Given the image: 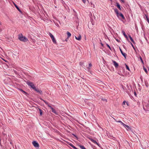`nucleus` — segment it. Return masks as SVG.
Here are the masks:
<instances>
[{
  "label": "nucleus",
  "instance_id": "nucleus-1",
  "mask_svg": "<svg viewBox=\"0 0 149 149\" xmlns=\"http://www.w3.org/2000/svg\"><path fill=\"white\" fill-rule=\"evenodd\" d=\"M19 39L20 40L24 42H26L28 40L25 37L23 36L22 34L19 35Z\"/></svg>",
  "mask_w": 149,
  "mask_h": 149
},
{
  "label": "nucleus",
  "instance_id": "nucleus-2",
  "mask_svg": "<svg viewBox=\"0 0 149 149\" xmlns=\"http://www.w3.org/2000/svg\"><path fill=\"white\" fill-rule=\"evenodd\" d=\"M26 83L29 86L31 87V88L33 89H35L36 87L33 83L29 81H28L26 82Z\"/></svg>",
  "mask_w": 149,
  "mask_h": 149
},
{
  "label": "nucleus",
  "instance_id": "nucleus-3",
  "mask_svg": "<svg viewBox=\"0 0 149 149\" xmlns=\"http://www.w3.org/2000/svg\"><path fill=\"white\" fill-rule=\"evenodd\" d=\"M116 16L118 18L121 20L125 19V18L123 15L121 13H118V15H117Z\"/></svg>",
  "mask_w": 149,
  "mask_h": 149
},
{
  "label": "nucleus",
  "instance_id": "nucleus-4",
  "mask_svg": "<svg viewBox=\"0 0 149 149\" xmlns=\"http://www.w3.org/2000/svg\"><path fill=\"white\" fill-rule=\"evenodd\" d=\"M49 35L50 36V37L52 39V41L55 44H56V40H55V38H54V37L53 35L51 33H49Z\"/></svg>",
  "mask_w": 149,
  "mask_h": 149
},
{
  "label": "nucleus",
  "instance_id": "nucleus-5",
  "mask_svg": "<svg viewBox=\"0 0 149 149\" xmlns=\"http://www.w3.org/2000/svg\"><path fill=\"white\" fill-rule=\"evenodd\" d=\"M143 109L146 111H148L149 110V104L147 103L145 105V107H143Z\"/></svg>",
  "mask_w": 149,
  "mask_h": 149
},
{
  "label": "nucleus",
  "instance_id": "nucleus-6",
  "mask_svg": "<svg viewBox=\"0 0 149 149\" xmlns=\"http://www.w3.org/2000/svg\"><path fill=\"white\" fill-rule=\"evenodd\" d=\"M32 144L34 146L36 147H38L39 146V144L38 143L36 142V141H33L32 142Z\"/></svg>",
  "mask_w": 149,
  "mask_h": 149
},
{
  "label": "nucleus",
  "instance_id": "nucleus-7",
  "mask_svg": "<svg viewBox=\"0 0 149 149\" xmlns=\"http://www.w3.org/2000/svg\"><path fill=\"white\" fill-rule=\"evenodd\" d=\"M36 91L37 93H39L40 94H42V92L41 90H39L38 89L36 88H35V89H34Z\"/></svg>",
  "mask_w": 149,
  "mask_h": 149
},
{
  "label": "nucleus",
  "instance_id": "nucleus-8",
  "mask_svg": "<svg viewBox=\"0 0 149 149\" xmlns=\"http://www.w3.org/2000/svg\"><path fill=\"white\" fill-rule=\"evenodd\" d=\"M120 51L121 52V53L122 54V55L124 56V57L126 58V54L125 53H124L122 50V49L120 48Z\"/></svg>",
  "mask_w": 149,
  "mask_h": 149
},
{
  "label": "nucleus",
  "instance_id": "nucleus-9",
  "mask_svg": "<svg viewBox=\"0 0 149 149\" xmlns=\"http://www.w3.org/2000/svg\"><path fill=\"white\" fill-rule=\"evenodd\" d=\"M113 65L116 68L118 66V64L114 61H113Z\"/></svg>",
  "mask_w": 149,
  "mask_h": 149
},
{
  "label": "nucleus",
  "instance_id": "nucleus-10",
  "mask_svg": "<svg viewBox=\"0 0 149 149\" xmlns=\"http://www.w3.org/2000/svg\"><path fill=\"white\" fill-rule=\"evenodd\" d=\"M52 112L54 113L56 115H58V113L53 108H52Z\"/></svg>",
  "mask_w": 149,
  "mask_h": 149
},
{
  "label": "nucleus",
  "instance_id": "nucleus-11",
  "mask_svg": "<svg viewBox=\"0 0 149 149\" xmlns=\"http://www.w3.org/2000/svg\"><path fill=\"white\" fill-rule=\"evenodd\" d=\"M81 35H79L78 37H77L76 36H75V38L76 39L78 40H81Z\"/></svg>",
  "mask_w": 149,
  "mask_h": 149
},
{
  "label": "nucleus",
  "instance_id": "nucleus-12",
  "mask_svg": "<svg viewBox=\"0 0 149 149\" xmlns=\"http://www.w3.org/2000/svg\"><path fill=\"white\" fill-rule=\"evenodd\" d=\"M90 140L93 143L95 144H96L98 146H99V144L95 141L92 139H91Z\"/></svg>",
  "mask_w": 149,
  "mask_h": 149
},
{
  "label": "nucleus",
  "instance_id": "nucleus-13",
  "mask_svg": "<svg viewBox=\"0 0 149 149\" xmlns=\"http://www.w3.org/2000/svg\"><path fill=\"white\" fill-rule=\"evenodd\" d=\"M114 11L115 12V13H116V15L118 14V13H119L118 12V10L117 9V8H115L114 9Z\"/></svg>",
  "mask_w": 149,
  "mask_h": 149
},
{
  "label": "nucleus",
  "instance_id": "nucleus-14",
  "mask_svg": "<svg viewBox=\"0 0 149 149\" xmlns=\"http://www.w3.org/2000/svg\"><path fill=\"white\" fill-rule=\"evenodd\" d=\"M122 33L123 35H124V36L125 37V38L127 39L128 37L127 35L125 34V32L124 31H122Z\"/></svg>",
  "mask_w": 149,
  "mask_h": 149
},
{
  "label": "nucleus",
  "instance_id": "nucleus-15",
  "mask_svg": "<svg viewBox=\"0 0 149 149\" xmlns=\"http://www.w3.org/2000/svg\"><path fill=\"white\" fill-rule=\"evenodd\" d=\"M67 35L68 36V38H69V37H70L71 36V34L69 32L67 31Z\"/></svg>",
  "mask_w": 149,
  "mask_h": 149
},
{
  "label": "nucleus",
  "instance_id": "nucleus-16",
  "mask_svg": "<svg viewBox=\"0 0 149 149\" xmlns=\"http://www.w3.org/2000/svg\"><path fill=\"white\" fill-rule=\"evenodd\" d=\"M14 6L17 9V10L21 12V10L17 6L15 3H14Z\"/></svg>",
  "mask_w": 149,
  "mask_h": 149
},
{
  "label": "nucleus",
  "instance_id": "nucleus-17",
  "mask_svg": "<svg viewBox=\"0 0 149 149\" xmlns=\"http://www.w3.org/2000/svg\"><path fill=\"white\" fill-rule=\"evenodd\" d=\"M116 6L117 8L120 10H121V9L120 8V6L118 3H117Z\"/></svg>",
  "mask_w": 149,
  "mask_h": 149
},
{
  "label": "nucleus",
  "instance_id": "nucleus-18",
  "mask_svg": "<svg viewBox=\"0 0 149 149\" xmlns=\"http://www.w3.org/2000/svg\"><path fill=\"white\" fill-rule=\"evenodd\" d=\"M129 37L130 38L131 40V41L133 42V43H134V41L132 39V37L130 35H129Z\"/></svg>",
  "mask_w": 149,
  "mask_h": 149
},
{
  "label": "nucleus",
  "instance_id": "nucleus-19",
  "mask_svg": "<svg viewBox=\"0 0 149 149\" xmlns=\"http://www.w3.org/2000/svg\"><path fill=\"white\" fill-rule=\"evenodd\" d=\"M39 110L40 111V116H42V111L41 109H39Z\"/></svg>",
  "mask_w": 149,
  "mask_h": 149
},
{
  "label": "nucleus",
  "instance_id": "nucleus-20",
  "mask_svg": "<svg viewBox=\"0 0 149 149\" xmlns=\"http://www.w3.org/2000/svg\"><path fill=\"white\" fill-rule=\"evenodd\" d=\"M145 84L146 86L147 87H148V83L147 82V81H145Z\"/></svg>",
  "mask_w": 149,
  "mask_h": 149
},
{
  "label": "nucleus",
  "instance_id": "nucleus-21",
  "mask_svg": "<svg viewBox=\"0 0 149 149\" xmlns=\"http://www.w3.org/2000/svg\"><path fill=\"white\" fill-rule=\"evenodd\" d=\"M90 4L91 5V7L92 8H94V4H93V3L92 2H90Z\"/></svg>",
  "mask_w": 149,
  "mask_h": 149
},
{
  "label": "nucleus",
  "instance_id": "nucleus-22",
  "mask_svg": "<svg viewBox=\"0 0 149 149\" xmlns=\"http://www.w3.org/2000/svg\"><path fill=\"white\" fill-rule=\"evenodd\" d=\"M118 123H121V124H122V125H123V126H124V125H125V124H124L121 121H118Z\"/></svg>",
  "mask_w": 149,
  "mask_h": 149
},
{
  "label": "nucleus",
  "instance_id": "nucleus-23",
  "mask_svg": "<svg viewBox=\"0 0 149 149\" xmlns=\"http://www.w3.org/2000/svg\"><path fill=\"white\" fill-rule=\"evenodd\" d=\"M125 66H126V69L128 70L129 71H130V70L129 67L126 64H125Z\"/></svg>",
  "mask_w": 149,
  "mask_h": 149
},
{
  "label": "nucleus",
  "instance_id": "nucleus-24",
  "mask_svg": "<svg viewBox=\"0 0 149 149\" xmlns=\"http://www.w3.org/2000/svg\"><path fill=\"white\" fill-rule=\"evenodd\" d=\"M125 127H127L128 129H130V127L128 126V125H126L125 124V125H124V126Z\"/></svg>",
  "mask_w": 149,
  "mask_h": 149
},
{
  "label": "nucleus",
  "instance_id": "nucleus-25",
  "mask_svg": "<svg viewBox=\"0 0 149 149\" xmlns=\"http://www.w3.org/2000/svg\"><path fill=\"white\" fill-rule=\"evenodd\" d=\"M80 147L81 149H86V148H85V147L83 146L80 145L79 146Z\"/></svg>",
  "mask_w": 149,
  "mask_h": 149
},
{
  "label": "nucleus",
  "instance_id": "nucleus-26",
  "mask_svg": "<svg viewBox=\"0 0 149 149\" xmlns=\"http://www.w3.org/2000/svg\"><path fill=\"white\" fill-rule=\"evenodd\" d=\"M146 17L147 19V20L148 22L149 23V19L148 18V17L146 15Z\"/></svg>",
  "mask_w": 149,
  "mask_h": 149
},
{
  "label": "nucleus",
  "instance_id": "nucleus-27",
  "mask_svg": "<svg viewBox=\"0 0 149 149\" xmlns=\"http://www.w3.org/2000/svg\"><path fill=\"white\" fill-rule=\"evenodd\" d=\"M125 103H126L127 105H128L127 103L125 101H124L123 102V105H125Z\"/></svg>",
  "mask_w": 149,
  "mask_h": 149
},
{
  "label": "nucleus",
  "instance_id": "nucleus-28",
  "mask_svg": "<svg viewBox=\"0 0 149 149\" xmlns=\"http://www.w3.org/2000/svg\"><path fill=\"white\" fill-rule=\"evenodd\" d=\"M84 64V62H81L80 63V65H82Z\"/></svg>",
  "mask_w": 149,
  "mask_h": 149
},
{
  "label": "nucleus",
  "instance_id": "nucleus-29",
  "mask_svg": "<svg viewBox=\"0 0 149 149\" xmlns=\"http://www.w3.org/2000/svg\"><path fill=\"white\" fill-rule=\"evenodd\" d=\"M68 144L69 145H70V146H71L72 147L73 146V145L70 143H69Z\"/></svg>",
  "mask_w": 149,
  "mask_h": 149
},
{
  "label": "nucleus",
  "instance_id": "nucleus-30",
  "mask_svg": "<svg viewBox=\"0 0 149 149\" xmlns=\"http://www.w3.org/2000/svg\"><path fill=\"white\" fill-rule=\"evenodd\" d=\"M106 45H107V47H108V48H109L110 49H111V47H110V46H109V45H108V44H106Z\"/></svg>",
  "mask_w": 149,
  "mask_h": 149
},
{
  "label": "nucleus",
  "instance_id": "nucleus-31",
  "mask_svg": "<svg viewBox=\"0 0 149 149\" xmlns=\"http://www.w3.org/2000/svg\"><path fill=\"white\" fill-rule=\"evenodd\" d=\"M143 69L145 71V72L146 73H147L148 72V71L146 70V68H144V67L143 68Z\"/></svg>",
  "mask_w": 149,
  "mask_h": 149
},
{
  "label": "nucleus",
  "instance_id": "nucleus-32",
  "mask_svg": "<svg viewBox=\"0 0 149 149\" xmlns=\"http://www.w3.org/2000/svg\"><path fill=\"white\" fill-rule=\"evenodd\" d=\"M47 105H48V107H49V108H51V109H52V108H53L51 106H50L48 104H47Z\"/></svg>",
  "mask_w": 149,
  "mask_h": 149
},
{
  "label": "nucleus",
  "instance_id": "nucleus-33",
  "mask_svg": "<svg viewBox=\"0 0 149 149\" xmlns=\"http://www.w3.org/2000/svg\"><path fill=\"white\" fill-rule=\"evenodd\" d=\"M43 101L44 102H45V103L47 105L48 104L47 102H46L44 100H43Z\"/></svg>",
  "mask_w": 149,
  "mask_h": 149
},
{
  "label": "nucleus",
  "instance_id": "nucleus-34",
  "mask_svg": "<svg viewBox=\"0 0 149 149\" xmlns=\"http://www.w3.org/2000/svg\"><path fill=\"white\" fill-rule=\"evenodd\" d=\"M43 101L44 102H45V103L47 105L48 104L47 102H46L44 100H43Z\"/></svg>",
  "mask_w": 149,
  "mask_h": 149
},
{
  "label": "nucleus",
  "instance_id": "nucleus-35",
  "mask_svg": "<svg viewBox=\"0 0 149 149\" xmlns=\"http://www.w3.org/2000/svg\"><path fill=\"white\" fill-rule=\"evenodd\" d=\"M43 101L44 102H45V103L47 105L48 104L47 102H46L44 100H43Z\"/></svg>",
  "mask_w": 149,
  "mask_h": 149
},
{
  "label": "nucleus",
  "instance_id": "nucleus-36",
  "mask_svg": "<svg viewBox=\"0 0 149 149\" xmlns=\"http://www.w3.org/2000/svg\"><path fill=\"white\" fill-rule=\"evenodd\" d=\"M101 100H103V101H106V102H107V100L105 99L102 98Z\"/></svg>",
  "mask_w": 149,
  "mask_h": 149
},
{
  "label": "nucleus",
  "instance_id": "nucleus-37",
  "mask_svg": "<svg viewBox=\"0 0 149 149\" xmlns=\"http://www.w3.org/2000/svg\"><path fill=\"white\" fill-rule=\"evenodd\" d=\"M72 147L74 149H78L77 148H76L75 146H73Z\"/></svg>",
  "mask_w": 149,
  "mask_h": 149
},
{
  "label": "nucleus",
  "instance_id": "nucleus-38",
  "mask_svg": "<svg viewBox=\"0 0 149 149\" xmlns=\"http://www.w3.org/2000/svg\"><path fill=\"white\" fill-rule=\"evenodd\" d=\"M131 45H132V47H133V48H134V49H135V48L134 47V46H133V45L132 44V43L131 42Z\"/></svg>",
  "mask_w": 149,
  "mask_h": 149
},
{
  "label": "nucleus",
  "instance_id": "nucleus-39",
  "mask_svg": "<svg viewBox=\"0 0 149 149\" xmlns=\"http://www.w3.org/2000/svg\"><path fill=\"white\" fill-rule=\"evenodd\" d=\"M140 58L141 59V62L142 63H143V60H142V58L141 57H140Z\"/></svg>",
  "mask_w": 149,
  "mask_h": 149
},
{
  "label": "nucleus",
  "instance_id": "nucleus-40",
  "mask_svg": "<svg viewBox=\"0 0 149 149\" xmlns=\"http://www.w3.org/2000/svg\"><path fill=\"white\" fill-rule=\"evenodd\" d=\"M89 67H91L92 66V65L91 63H90L89 64Z\"/></svg>",
  "mask_w": 149,
  "mask_h": 149
},
{
  "label": "nucleus",
  "instance_id": "nucleus-41",
  "mask_svg": "<svg viewBox=\"0 0 149 149\" xmlns=\"http://www.w3.org/2000/svg\"><path fill=\"white\" fill-rule=\"evenodd\" d=\"M120 0L122 1V2H123V3H124V0Z\"/></svg>",
  "mask_w": 149,
  "mask_h": 149
},
{
  "label": "nucleus",
  "instance_id": "nucleus-42",
  "mask_svg": "<svg viewBox=\"0 0 149 149\" xmlns=\"http://www.w3.org/2000/svg\"><path fill=\"white\" fill-rule=\"evenodd\" d=\"M74 135V136L77 138V137L74 134H73Z\"/></svg>",
  "mask_w": 149,
  "mask_h": 149
},
{
  "label": "nucleus",
  "instance_id": "nucleus-43",
  "mask_svg": "<svg viewBox=\"0 0 149 149\" xmlns=\"http://www.w3.org/2000/svg\"><path fill=\"white\" fill-rule=\"evenodd\" d=\"M23 93H25V94H26V92L25 91H23V92H22Z\"/></svg>",
  "mask_w": 149,
  "mask_h": 149
},
{
  "label": "nucleus",
  "instance_id": "nucleus-44",
  "mask_svg": "<svg viewBox=\"0 0 149 149\" xmlns=\"http://www.w3.org/2000/svg\"><path fill=\"white\" fill-rule=\"evenodd\" d=\"M20 90L21 91H22V92L24 91H23V90L22 89H20Z\"/></svg>",
  "mask_w": 149,
  "mask_h": 149
},
{
  "label": "nucleus",
  "instance_id": "nucleus-45",
  "mask_svg": "<svg viewBox=\"0 0 149 149\" xmlns=\"http://www.w3.org/2000/svg\"><path fill=\"white\" fill-rule=\"evenodd\" d=\"M101 44V45L102 46H103V44H102V43Z\"/></svg>",
  "mask_w": 149,
  "mask_h": 149
},
{
  "label": "nucleus",
  "instance_id": "nucleus-46",
  "mask_svg": "<svg viewBox=\"0 0 149 149\" xmlns=\"http://www.w3.org/2000/svg\"><path fill=\"white\" fill-rule=\"evenodd\" d=\"M40 100H42V101H43V99H42V98H40Z\"/></svg>",
  "mask_w": 149,
  "mask_h": 149
}]
</instances>
